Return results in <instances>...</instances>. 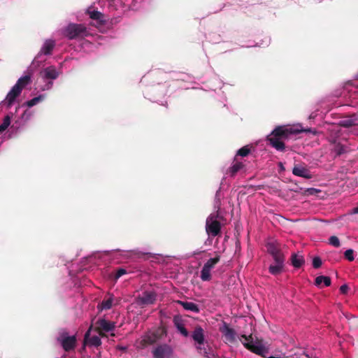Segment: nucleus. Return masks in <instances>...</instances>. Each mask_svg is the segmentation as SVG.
<instances>
[{"label": "nucleus", "instance_id": "nucleus-1", "mask_svg": "<svg viewBox=\"0 0 358 358\" xmlns=\"http://www.w3.org/2000/svg\"><path fill=\"white\" fill-rule=\"evenodd\" d=\"M301 131H307V130L286 126H278L267 137V140L269 141L270 145L277 150L284 151L285 146L282 140L287 139L291 135L297 134Z\"/></svg>", "mask_w": 358, "mask_h": 358}, {"label": "nucleus", "instance_id": "nucleus-2", "mask_svg": "<svg viewBox=\"0 0 358 358\" xmlns=\"http://www.w3.org/2000/svg\"><path fill=\"white\" fill-rule=\"evenodd\" d=\"M219 213L210 214L206 220V231L210 236L215 237L221 233V223L217 220Z\"/></svg>", "mask_w": 358, "mask_h": 358}, {"label": "nucleus", "instance_id": "nucleus-3", "mask_svg": "<svg viewBox=\"0 0 358 358\" xmlns=\"http://www.w3.org/2000/svg\"><path fill=\"white\" fill-rule=\"evenodd\" d=\"M64 35L70 40L87 36L86 27L80 24H69L64 29Z\"/></svg>", "mask_w": 358, "mask_h": 358}, {"label": "nucleus", "instance_id": "nucleus-4", "mask_svg": "<svg viewBox=\"0 0 358 358\" xmlns=\"http://www.w3.org/2000/svg\"><path fill=\"white\" fill-rule=\"evenodd\" d=\"M241 337L243 338L245 341V342L243 343V345L246 349L264 358H268L266 356V354L268 352V350L263 345H255L252 343V335H250L248 336L245 335H242Z\"/></svg>", "mask_w": 358, "mask_h": 358}, {"label": "nucleus", "instance_id": "nucleus-5", "mask_svg": "<svg viewBox=\"0 0 358 358\" xmlns=\"http://www.w3.org/2000/svg\"><path fill=\"white\" fill-rule=\"evenodd\" d=\"M166 332L164 330L157 329L154 331H148L142 337L140 341V347L144 348L148 345L155 343L158 340L162 338V336Z\"/></svg>", "mask_w": 358, "mask_h": 358}, {"label": "nucleus", "instance_id": "nucleus-6", "mask_svg": "<svg viewBox=\"0 0 358 358\" xmlns=\"http://www.w3.org/2000/svg\"><path fill=\"white\" fill-rule=\"evenodd\" d=\"M192 338L196 342V346L198 352L203 356H207V351L205 348L201 347L204 343V331L201 326H196L192 334Z\"/></svg>", "mask_w": 358, "mask_h": 358}, {"label": "nucleus", "instance_id": "nucleus-7", "mask_svg": "<svg viewBox=\"0 0 358 358\" xmlns=\"http://www.w3.org/2000/svg\"><path fill=\"white\" fill-rule=\"evenodd\" d=\"M220 260V255L216 253L213 258L209 259L203 265L201 271L200 278L203 281H209L211 279L210 271L213 268Z\"/></svg>", "mask_w": 358, "mask_h": 358}, {"label": "nucleus", "instance_id": "nucleus-8", "mask_svg": "<svg viewBox=\"0 0 358 358\" xmlns=\"http://www.w3.org/2000/svg\"><path fill=\"white\" fill-rule=\"evenodd\" d=\"M57 340L66 352L73 350L76 346L77 339L76 336H69L67 333H62Z\"/></svg>", "mask_w": 358, "mask_h": 358}, {"label": "nucleus", "instance_id": "nucleus-9", "mask_svg": "<svg viewBox=\"0 0 358 358\" xmlns=\"http://www.w3.org/2000/svg\"><path fill=\"white\" fill-rule=\"evenodd\" d=\"M115 323L105 319H99L95 324V331L101 336H105L104 332H109L115 329Z\"/></svg>", "mask_w": 358, "mask_h": 358}, {"label": "nucleus", "instance_id": "nucleus-10", "mask_svg": "<svg viewBox=\"0 0 358 358\" xmlns=\"http://www.w3.org/2000/svg\"><path fill=\"white\" fill-rule=\"evenodd\" d=\"M152 355L154 358H171L173 349L167 344L159 345L152 351Z\"/></svg>", "mask_w": 358, "mask_h": 358}, {"label": "nucleus", "instance_id": "nucleus-11", "mask_svg": "<svg viewBox=\"0 0 358 358\" xmlns=\"http://www.w3.org/2000/svg\"><path fill=\"white\" fill-rule=\"evenodd\" d=\"M156 301V294L153 292L145 291L136 299V303L140 306L153 304Z\"/></svg>", "mask_w": 358, "mask_h": 358}, {"label": "nucleus", "instance_id": "nucleus-12", "mask_svg": "<svg viewBox=\"0 0 358 358\" xmlns=\"http://www.w3.org/2000/svg\"><path fill=\"white\" fill-rule=\"evenodd\" d=\"M292 173L294 176L307 179H310L313 176L310 171L306 166L301 165H295L292 169Z\"/></svg>", "mask_w": 358, "mask_h": 358}, {"label": "nucleus", "instance_id": "nucleus-13", "mask_svg": "<svg viewBox=\"0 0 358 358\" xmlns=\"http://www.w3.org/2000/svg\"><path fill=\"white\" fill-rule=\"evenodd\" d=\"M21 92H22L20 90V87H17L16 85H14L12 87V89L8 93V94L6 96V103H7V106H8V108H10L13 105V103L15 101V99L18 96H20Z\"/></svg>", "mask_w": 358, "mask_h": 358}, {"label": "nucleus", "instance_id": "nucleus-14", "mask_svg": "<svg viewBox=\"0 0 358 358\" xmlns=\"http://www.w3.org/2000/svg\"><path fill=\"white\" fill-rule=\"evenodd\" d=\"M92 328V326H90V327L89 328L87 331L85 333V338H84V343H88L90 345H92L94 347H98V346L101 345V341L100 338L97 336H93L91 338L90 337Z\"/></svg>", "mask_w": 358, "mask_h": 358}, {"label": "nucleus", "instance_id": "nucleus-15", "mask_svg": "<svg viewBox=\"0 0 358 358\" xmlns=\"http://www.w3.org/2000/svg\"><path fill=\"white\" fill-rule=\"evenodd\" d=\"M55 46V42L53 40H46L38 54V57L41 55H50Z\"/></svg>", "mask_w": 358, "mask_h": 358}, {"label": "nucleus", "instance_id": "nucleus-16", "mask_svg": "<svg viewBox=\"0 0 358 358\" xmlns=\"http://www.w3.org/2000/svg\"><path fill=\"white\" fill-rule=\"evenodd\" d=\"M245 167V164L237 160V158L235 157L232 165L228 169L227 172L230 174L231 177L235 176V175L241 171L242 169Z\"/></svg>", "mask_w": 358, "mask_h": 358}, {"label": "nucleus", "instance_id": "nucleus-17", "mask_svg": "<svg viewBox=\"0 0 358 358\" xmlns=\"http://www.w3.org/2000/svg\"><path fill=\"white\" fill-rule=\"evenodd\" d=\"M90 17L94 20L97 21L99 24H105L106 23V19L105 15L97 10H88L87 11Z\"/></svg>", "mask_w": 358, "mask_h": 358}, {"label": "nucleus", "instance_id": "nucleus-18", "mask_svg": "<svg viewBox=\"0 0 358 358\" xmlns=\"http://www.w3.org/2000/svg\"><path fill=\"white\" fill-rule=\"evenodd\" d=\"M226 340L230 343H234L236 341V331L234 329L230 328L227 324L224 325V329L222 330Z\"/></svg>", "mask_w": 358, "mask_h": 358}, {"label": "nucleus", "instance_id": "nucleus-19", "mask_svg": "<svg viewBox=\"0 0 358 358\" xmlns=\"http://www.w3.org/2000/svg\"><path fill=\"white\" fill-rule=\"evenodd\" d=\"M290 260L292 266L295 268H300L305 263L304 257L296 253L292 255Z\"/></svg>", "mask_w": 358, "mask_h": 358}, {"label": "nucleus", "instance_id": "nucleus-20", "mask_svg": "<svg viewBox=\"0 0 358 358\" xmlns=\"http://www.w3.org/2000/svg\"><path fill=\"white\" fill-rule=\"evenodd\" d=\"M173 323L177 329L180 332V334L185 337H187L189 336V332L184 327L182 324V321L178 317H175L173 318Z\"/></svg>", "mask_w": 358, "mask_h": 358}, {"label": "nucleus", "instance_id": "nucleus-21", "mask_svg": "<svg viewBox=\"0 0 358 358\" xmlns=\"http://www.w3.org/2000/svg\"><path fill=\"white\" fill-rule=\"evenodd\" d=\"M178 303L182 306V308L185 310H190L192 312L196 313L199 312V306L193 302L179 301Z\"/></svg>", "mask_w": 358, "mask_h": 358}, {"label": "nucleus", "instance_id": "nucleus-22", "mask_svg": "<svg viewBox=\"0 0 358 358\" xmlns=\"http://www.w3.org/2000/svg\"><path fill=\"white\" fill-rule=\"evenodd\" d=\"M285 264L278 263V265H270L268 272L273 275H278L284 271Z\"/></svg>", "mask_w": 358, "mask_h": 358}, {"label": "nucleus", "instance_id": "nucleus-23", "mask_svg": "<svg viewBox=\"0 0 358 358\" xmlns=\"http://www.w3.org/2000/svg\"><path fill=\"white\" fill-rule=\"evenodd\" d=\"M266 250L271 255L281 251L280 245L277 242H269L266 245Z\"/></svg>", "mask_w": 358, "mask_h": 358}, {"label": "nucleus", "instance_id": "nucleus-24", "mask_svg": "<svg viewBox=\"0 0 358 358\" xmlns=\"http://www.w3.org/2000/svg\"><path fill=\"white\" fill-rule=\"evenodd\" d=\"M322 282L326 287H328L331 285V278L328 276L320 275L315 280V285L319 287H321Z\"/></svg>", "mask_w": 358, "mask_h": 358}, {"label": "nucleus", "instance_id": "nucleus-25", "mask_svg": "<svg viewBox=\"0 0 358 358\" xmlns=\"http://www.w3.org/2000/svg\"><path fill=\"white\" fill-rule=\"evenodd\" d=\"M30 80L31 78L29 76H22L18 79L15 85L19 87L20 90L22 92L23 88H24L29 83Z\"/></svg>", "mask_w": 358, "mask_h": 358}, {"label": "nucleus", "instance_id": "nucleus-26", "mask_svg": "<svg viewBox=\"0 0 358 358\" xmlns=\"http://www.w3.org/2000/svg\"><path fill=\"white\" fill-rule=\"evenodd\" d=\"M30 80L31 78L29 76H22L18 79L15 85L19 87L20 90L22 92L23 88H24L29 83Z\"/></svg>", "mask_w": 358, "mask_h": 358}, {"label": "nucleus", "instance_id": "nucleus-27", "mask_svg": "<svg viewBox=\"0 0 358 358\" xmlns=\"http://www.w3.org/2000/svg\"><path fill=\"white\" fill-rule=\"evenodd\" d=\"M45 77L49 79H56L58 76V73L55 68L48 67L44 71Z\"/></svg>", "mask_w": 358, "mask_h": 358}, {"label": "nucleus", "instance_id": "nucleus-28", "mask_svg": "<svg viewBox=\"0 0 358 358\" xmlns=\"http://www.w3.org/2000/svg\"><path fill=\"white\" fill-rule=\"evenodd\" d=\"M347 147L340 143H336L333 148V152L336 156H340L347 152Z\"/></svg>", "mask_w": 358, "mask_h": 358}, {"label": "nucleus", "instance_id": "nucleus-29", "mask_svg": "<svg viewBox=\"0 0 358 358\" xmlns=\"http://www.w3.org/2000/svg\"><path fill=\"white\" fill-rule=\"evenodd\" d=\"M338 124L342 127L349 128L355 125V120H352L351 118H346L341 120Z\"/></svg>", "mask_w": 358, "mask_h": 358}, {"label": "nucleus", "instance_id": "nucleus-30", "mask_svg": "<svg viewBox=\"0 0 358 358\" xmlns=\"http://www.w3.org/2000/svg\"><path fill=\"white\" fill-rule=\"evenodd\" d=\"M250 152L251 149L250 145L243 146L237 151L235 157L237 158L238 156L246 157L250 153Z\"/></svg>", "mask_w": 358, "mask_h": 358}, {"label": "nucleus", "instance_id": "nucleus-31", "mask_svg": "<svg viewBox=\"0 0 358 358\" xmlns=\"http://www.w3.org/2000/svg\"><path fill=\"white\" fill-rule=\"evenodd\" d=\"M271 257L275 262L285 264V257L282 251H280L279 252L275 253V255H272Z\"/></svg>", "mask_w": 358, "mask_h": 358}, {"label": "nucleus", "instance_id": "nucleus-32", "mask_svg": "<svg viewBox=\"0 0 358 358\" xmlns=\"http://www.w3.org/2000/svg\"><path fill=\"white\" fill-rule=\"evenodd\" d=\"M10 124V117L6 115L3 120V122L0 124V133L3 132L9 127Z\"/></svg>", "mask_w": 358, "mask_h": 358}, {"label": "nucleus", "instance_id": "nucleus-33", "mask_svg": "<svg viewBox=\"0 0 358 358\" xmlns=\"http://www.w3.org/2000/svg\"><path fill=\"white\" fill-rule=\"evenodd\" d=\"M41 100H43V96H38L34 97V98L31 99V100L27 101L26 104L28 107H32V106L36 105Z\"/></svg>", "mask_w": 358, "mask_h": 358}, {"label": "nucleus", "instance_id": "nucleus-34", "mask_svg": "<svg viewBox=\"0 0 358 358\" xmlns=\"http://www.w3.org/2000/svg\"><path fill=\"white\" fill-rule=\"evenodd\" d=\"M113 304V299L109 298L106 300H103L101 303V308L104 310H108L111 308Z\"/></svg>", "mask_w": 358, "mask_h": 358}, {"label": "nucleus", "instance_id": "nucleus-35", "mask_svg": "<svg viewBox=\"0 0 358 358\" xmlns=\"http://www.w3.org/2000/svg\"><path fill=\"white\" fill-rule=\"evenodd\" d=\"M329 243L336 248H338L340 246V241L338 238L336 236H331L329 239Z\"/></svg>", "mask_w": 358, "mask_h": 358}, {"label": "nucleus", "instance_id": "nucleus-36", "mask_svg": "<svg viewBox=\"0 0 358 358\" xmlns=\"http://www.w3.org/2000/svg\"><path fill=\"white\" fill-rule=\"evenodd\" d=\"M322 259L319 257H315L313 259V266L315 268H318L322 266Z\"/></svg>", "mask_w": 358, "mask_h": 358}, {"label": "nucleus", "instance_id": "nucleus-37", "mask_svg": "<svg viewBox=\"0 0 358 358\" xmlns=\"http://www.w3.org/2000/svg\"><path fill=\"white\" fill-rule=\"evenodd\" d=\"M353 252L354 251L352 249L347 250L344 253V256L348 260L352 262L354 260Z\"/></svg>", "mask_w": 358, "mask_h": 358}, {"label": "nucleus", "instance_id": "nucleus-38", "mask_svg": "<svg viewBox=\"0 0 358 358\" xmlns=\"http://www.w3.org/2000/svg\"><path fill=\"white\" fill-rule=\"evenodd\" d=\"M135 255L138 257V258H142V259H147L148 257H150L151 255L150 253H147V252H135Z\"/></svg>", "mask_w": 358, "mask_h": 358}, {"label": "nucleus", "instance_id": "nucleus-39", "mask_svg": "<svg viewBox=\"0 0 358 358\" xmlns=\"http://www.w3.org/2000/svg\"><path fill=\"white\" fill-rule=\"evenodd\" d=\"M126 273H127V271L124 268H119L116 271V273L115 275V278L116 279H118L119 278H120L121 276H122L123 275H124Z\"/></svg>", "mask_w": 358, "mask_h": 358}, {"label": "nucleus", "instance_id": "nucleus-40", "mask_svg": "<svg viewBox=\"0 0 358 358\" xmlns=\"http://www.w3.org/2000/svg\"><path fill=\"white\" fill-rule=\"evenodd\" d=\"M349 290V287L344 284L340 287V292L341 294H346Z\"/></svg>", "mask_w": 358, "mask_h": 358}, {"label": "nucleus", "instance_id": "nucleus-41", "mask_svg": "<svg viewBox=\"0 0 358 358\" xmlns=\"http://www.w3.org/2000/svg\"><path fill=\"white\" fill-rule=\"evenodd\" d=\"M308 192L310 194H315V192H320V190L318 189H314V188H310L308 189Z\"/></svg>", "mask_w": 358, "mask_h": 358}, {"label": "nucleus", "instance_id": "nucleus-42", "mask_svg": "<svg viewBox=\"0 0 358 358\" xmlns=\"http://www.w3.org/2000/svg\"><path fill=\"white\" fill-rule=\"evenodd\" d=\"M352 212L353 213H358V206L353 208Z\"/></svg>", "mask_w": 358, "mask_h": 358}, {"label": "nucleus", "instance_id": "nucleus-43", "mask_svg": "<svg viewBox=\"0 0 358 358\" xmlns=\"http://www.w3.org/2000/svg\"><path fill=\"white\" fill-rule=\"evenodd\" d=\"M271 265H278V263L274 262V263L272 264Z\"/></svg>", "mask_w": 358, "mask_h": 358}, {"label": "nucleus", "instance_id": "nucleus-44", "mask_svg": "<svg viewBox=\"0 0 358 358\" xmlns=\"http://www.w3.org/2000/svg\"><path fill=\"white\" fill-rule=\"evenodd\" d=\"M357 80H358V75H357Z\"/></svg>", "mask_w": 358, "mask_h": 358}]
</instances>
